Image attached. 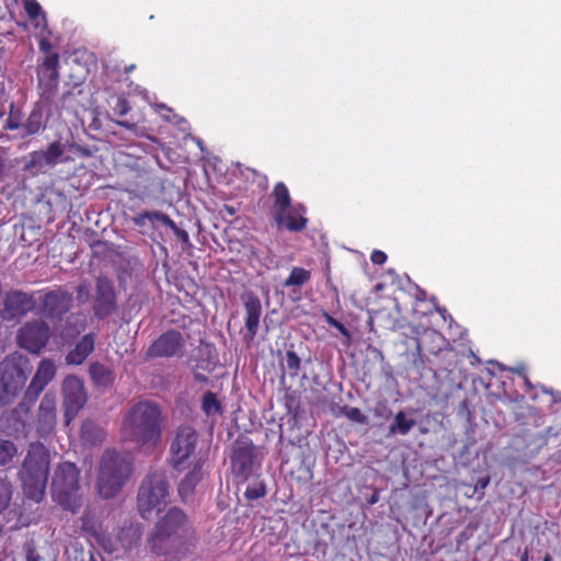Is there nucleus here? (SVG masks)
I'll list each match as a JSON object with an SVG mask.
<instances>
[{
	"mask_svg": "<svg viewBox=\"0 0 561 561\" xmlns=\"http://www.w3.org/2000/svg\"><path fill=\"white\" fill-rule=\"evenodd\" d=\"M244 309L247 332L243 339L249 344L253 341L259 330V323L262 314L260 298L252 293L247 294L244 297Z\"/></svg>",
	"mask_w": 561,
	"mask_h": 561,
	"instance_id": "19",
	"label": "nucleus"
},
{
	"mask_svg": "<svg viewBox=\"0 0 561 561\" xmlns=\"http://www.w3.org/2000/svg\"><path fill=\"white\" fill-rule=\"evenodd\" d=\"M185 340L181 332L169 330L161 334L148 348L149 357H173L181 355Z\"/></svg>",
	"mask_w": 561,
	"mask_h": 561,
	"instance_id": "15",
	"label": "nucleus"
},
{
	"mask_svg": "<svg viewBox=\"0 0 561 561\" xmlns=\"http://www.w3.org/2000/svg\"><path fill=\"white\" fill-rule=\"evenodd\" d=\"M58 64H59V56L58 54H50L46 56L41 73L43 77L47 78L53 83H56L59 77L58 73Z\"/></svg>",
	"mask_w": 561,
	"mask_h": 561,
	"instance_id": "30",
	"label": "nucleus"
},
{
	"mask_svg": "<svg viewBox=\"0 0 561 561\" xmlns=\"http://www.w3.org/2000/svg\"><path fill=\"white\" fill-rule=\"evenodd\" d=\"M205 465V459L202 457H198L194 461L193 469L186 473V476L183 478L179 485V493L180 495L185 499L188 496L195 486L202 481L204 477L203 467Z\"/></svg>",
	"mask_w": 561,
	"mask_h": 561,
	"instance_id": "21",
	"label": "nucleus"
},
{
	"mask_svg": "<svg viewBox=\"0 0 561 561\" xmlns=\"http://www.w3.org/2000/svg\"><path fill=\"white\" fill-rule=\"evenodd\" d=\"M115 123L122 127H125L128 130L134 131L137 128V125L135 123H129L128 121H116Z\"/></svg>",
	"mask_w": 561,
	"mask_h": 561,
	"instance_id": "48",
	"label": "nucleus"
},
{
	"mask_svg": "<svg viewBox=\"0 0 561 561\" xmlns=\"http://www.w3.org/2000/svg\"><path fill=\"white\" fill-rule=\"evenodd\" d=\"M76 293H77V300L81 305H83V304L88 302L90 299H92L91 293H90V286L87 282L79 284L76 288Z\"/></svg>",
	"mask_w": 561,
	"mask_h": 561,
	"instance_id": "39",
	"label": "nucleus"
},
{
	"mask_svg": "<svg viewBox=\"0 0 561 561\" xmlns=\"http://www.w3.org/2000/svg\"><path fill=\"white\" fill-rule=\"evenodd\" d=\"M163 117H164L167 121H169V122H171V121H172V119H171V117H170L169 115H163Z\"/></svg>",
	"mask_w": 561,
	"mask_h": 561,
	"instance_id": "62",
	"label": "nucleus"
},
{
	"mask_svg": "<svg viewBox=\"0 0 561 561\" xmlns=\"http://www.w3.org/2000/svg\"><path fill=\"white\" fill-rule=\"evenodd\" d=\"M274 206L273 217L276 222L284 220V213L291 207V198L287 186L283 182H278L273 190Z\"/></svg>",
	"mask_w": 561,
	"mask_h": 561,
	"instance_id": "22",
	"label": "nucleus"
},
{
	"mask_svg": "<svg viewBox=\"0 0 561 561\" xmlns=\"http://www.w3.org/2000/svg\"><path fill=\"white\" fill-rule=\"evenodd\" d=\"M135 226L139 228L140 233L148 234L154 230V224L160 222L165 225L169 221V216L160 211H144L131 218Z\"/></svg>",
	"mask_w": 561,
	"mask_h": 561,
	"instance_id": "23",
	"label": "nucleus"
},
{
	"mask_svg": "<svg viewBox=\"0 0 561 561\" xmlns=\"http://www.w3.org/2000/svg\"><path fill=\"white\" fill-rule=\"evenodd\" d=\"M93 536L95 537L98 543L108 553H113L119 550L118 543L116 542V537H112L103 531H93Z\"/></svg>",
	"mask_w": 561,
	"mask_h": 561,
	"instance_id": "34",
	"label": "nucleus"
},
{
	"mask_svg": "<svg viewBox=\"0 0 561 561\" xmlns=\"http://www.w3.org/2000/svg\"><path fill=\"white\" fill-rule=\"evenodd\" d=\"M437 311L442 314L443 319H444V320H446V318H447V316H448V314H447V310H446V308H439V307H438V308H437Z\"/></svg>",
	"mask_w": 561,
	"mask_h": 561,
	"instance_id": "54",
	"label": "nucleus"
},
{
	"mask_svg": "<svg viewBox=\"0 0 561 561\" xmlns=\"http://www.w3.org/2000/svg\"><path fill=\"white\" fill-rule=\"evenodd\" d=\"M39 46H41V49L44 51H47L50 48V44L47 41H42Z\"/></svg>",
	"mask_w": 561,
	"mask_h": 561,
	"instance_id": "52",
	"label": "nucleus"
},
{
	"mask_svg": "<svg viewBox=\"0 0 561 561\" xmlns=\"http://www.w3.org/2000/svg\"><path fill=\"white\" fill-rule=\"evenodd\" d=\"M64 393V417L68 425L79 413L87 402V394L82 381L75 376H69L62 383Z\"/></svg>",
	"mask_w": 561,
	"mask_h": 561,
	"instance_id": "11",
	"label": "nucleus"
},
{
	"mask_svg": "<svg viewBox=\"0 0 561 561\" xmlns=\"http://www.w3.org/2000/svg\"><path fill=\"white\" fill-rule=\"evenodd\" d=\"M370 260L374 264L381 265L386 262L387 255L380 250H375L371 253Z\"/></svg>",
	"mask_w": 561,
	"mask_h": 561,
	"instance_id": "46",
	"label": "nucleus"
},
{
	"mask_svg": "<svg viewBox=\"0 0 561 561\" xmlns=\"http://www.w3.org/2000/svg\"><path fill=\"white\" fill-rule=\"evenodd\" d=\"M42 113L33 111L24 124H16L11 121L8 122L9 129H22V136H31L37 134L42 128Z\"/></svg>",
	"mask_w": 561,
	"mask_h": 561,
	"instance_id": "27",
	"label": "nucleus"
},
{
	"mask_svg": "<svg viewBox=\"0 0 561 561\" xmlns=\"http://www.w3.org/2000/svg\"><path fill=\"white\" fill-rule=\"evenodd\" d=\"M83 528L87 530L90 529V527L88 526V522L85 519H83Z\"/></svg>",
	"mask_w": 561,
	"mask_h": 561,
	"instance_id": "60",
	"label": "nucleus"
},
{
	"mask_svg": "<svg viewBox=\"0 0 561 561\" xmlns=\"http://www.w3.org/2000/svg\"><path fill=\"white\" fill-rule=\"evenodd\" d=\"M194 378L199 381V382H207L208 381V378L203 375V374H199V373H195L194 374Z\"/></svg>",
	"mask_w": 561,
	"mask_h": 561,
	"instance_id": "51",
	"label": "nucleus"
},
{
	"mask_svg": "<svg viewBox=\"0 0 561 561\" xmlns=\"http://www.w3.org/2000/svg\"><path fill=\"white\" fill-rule=\"evenodd\" d=\"M377 502V499L375 496L371 497L370 503L374 504Z\"/></svg>",
	"mask_w": 561,
	"mask_h": 561,
	"instance_id": "61",
	"label": "nucleus"
},
{
	"mask_svg": "<svg viewBox=\"0 0 561 561\" xmlns=\"http://www.w3.org/2000/svg\"><path fill=\"white\" fill-rule=\"evenodd\" d=\"M113 111L118 116H125L130 111V106H129L127 100H125L123 98H118L113 107Z\"/></svg>",
	"mask_w": 561,
	"mask_h": 561,
	"instance_id": "44",
	"label": "nucleus"
},
{
	"mask_svg": "<svg viewBox=\"0 0 561 561\" xmlns=\"http://www.w3.org/2000/svg\"><path fill=\"white\" fill-rule=\"evenodd\" d=\"M89 373L93 382L99 387H108L114 380L112 370L98 362L90 365Z\"/></svg>",
	"mask_w": 561,
	"mask_h": 561,
	"instance_id": "28",
	"label": "nucleus"
},
{
	"mask_svg": "<svg viewBox=\"0 0 561 561\" xmlns=\"http://www.w3.org/2000/svg\"><path fill=\"white\" fill-rule=\"evenodd\" d=\"M520 561H529V551H528V549H525V551L523 552V554L520 557Z\"/></svg>",
	"mask_w": 561,
	"mask_h": 561,
	"instance_id": "53",
	"label": "nucleus"
},
{
	"mask_svg": "<svg viewBox=\"0 0 561 561\" xmlns=\"http://www.w3.org/2000/svg\"><path fill=\"white\" fill-rule=\"evenodd\" d=\"M31 371L30 359L20 353L10 354L0 363L1 404H9L18 396Z\"/></svg>",
	"mask_w": 561,
	"mask_h": 561,
	"instance_id": "7",
	"label": "nucleus"
},
{
	"mask_svg": "<svg viewBox=\"0 0 561 561\" xmlns=\"http://www.w3.org/2000/svg\"><path fill=\"white\" fill-rule=\"evenodd\" d=\"M496 365H497V367H500V369H502V370L504 369V368H503V366H502L501 364H497V363H496Z\"/></svg>",
	"mask_w": 561,
	"mask_h": 561,
	"instance_id": "63",
	"label": "nucleus"
},
{
	"mask_svg": "<svg viewBox=\"0 0 561 561\" xmlns=\"http://www.w3.org/2000/svg\"><path fill=\"white\" fill-rule=\"evenodd\" d=\"M169 483L162 472H152L142 481L138 491V510L142 518L148 519L151 513L160 511L169 496Z\"/></svg>",
	"mask_w": 561,
	"mask_h": 561,
	"instance_id": "8",
	"label": "nucleus"
},
{
	"mask_svg": "<svg viewBox=\"0 0 561 561\" xmlns=\"http://www.w3.org/2000/svg\"><path fill=\"white\" fill-rule=\"evenodd\" d=\"M190 529L186 515L180 508L172 507L156 524L148 546L157 556L171 554L188 537Z\"/></svg>",
	"mask_w": 561,
	"mask_h": 561,
	"instance_id": "3",
	"label": "nucleus"
},
{
	"mask_svg": "<svg viewBox=\"0 0 561 561\" xmlns=\"http://www.w3.org/2000/svg\"><path fill=\"white\" fill-rule=\"evenodd\" d=\"M81 437L91 445L100 444L104 439V431L93 421H85L81 426Z\"/></svg>",
	"mask_w": 561,
	"mask_h": 561,
	"instance_id": "29",
	"label": "nucleus"
},
{
	"mask_svg": "<svg viewBox=\"0 0 561 561\" xmlns=\"http://www.w3.org/2000/svg\"><path fill=\"white\" fill-rule=\"evenodd\" d=\"M416 425V420L409 416L408 412L400 410L398 411L389 425L387 437L397 435L405 436Z\"/></svg>",
	"mask_w": 561,
	"mask_h": 561,
	"instance_id": "25",
	"label": "nucleus"
},
{
	"mask_svg": "<svg viewBox=\"0 0 561 561\" xmlns=\"http://www.w3.org/2000/svg\"><path fill=\"white\" fill-rule=\"evenodd\" d=\"M305 211L306 208L304 205H294L289 207L286 213H284V220L276 224L278 226H284L287 230L293 232L301 231L307 226V218L302 216Z\"/></svg>",
	"mask_w": 561,
	"mask_h": 561,
	"instance_id": "24",
	"label": "nucleus"
},
{
	"mask_svg": "<svg viewBox=\"0 0 561 561\" xmlns=\"http://www.w3.org/2000/svg\"><path fill=\"white\" fill-rule=\"evenodd\" d=\"M117 309L118 304L114 282L105 275L98 276L92 296L93 316L99 320H104L116 313Z\"/></svg>",
	"mask_w": 561,
	"mask_h": 561,
	"instance_id": "10",
	"label": "nucleus"
},
{
	"mask_svg": "<svg viewBox=\"0 0 561 561\" xmlns=\"http://www.w3.org/2000/svg\"><path fill=\"white\" fill-rule=\"evenodd\" d=\"M341 412L352 422L358 424H367L368 422L367 416L358 408L345 405L341 409Z\"/></svg>",
	"mask_w": 561,
	"mask_h": 561,
	"instance_id": "38",
	"label": "nucleus"
},
{
	"mask_svg": "<svg viewBox=\"0 0 561 561\" xmlns=\"http://www.w3.org/2000/svg\"><path fill=\"white\" fill-rule=\"evenodd\" d=\"M49 339V327L44 321L25 323L19 331L18 343L31 353H39Z\"/></svg>",
	"mask_w": 561,
	"mask_h": 561,
	"instance_id": "14",
	"label": "nucleus"
},
{
	"mask_svg": "<svg viewBox=\"0 0 561 561\" xmlns=\"http://www.w3.org/2000/svg\"><path fill=\"white\" fill-rule=\"evenodd\" d=\"M37 302L41 304L36 310L37 314L59 318L70 310L72 306V295L58 288L41 294Z\"/></svg>",
	"mask_w": 561,
	"mask_h": 561,
	"instance_id": "12",
	"label": "nucleus"
},
{
	"mask_svg": "<svg viewBox=\"0 0 561 561\" xmlns=\"http://www.w3.org/2000/svg\"><path fill=\"white\" fill-rule=\"evenodd\" d=\"M266 495V486L262 481L254 482L247 486L244 496L249 501H255Z\"/></svg>",
	"mask_w": 561,
	"mask_h": 561,
	"instance_id": "37",
	"label": "nucleus"
},
{
	"mask_svg": "<svg viewBox=\"0 0 561 561\" xmlns=\"http://www.w3.org/2000/svg\"><path fill=\"white\" fill-rule=\"evenodd\" d=\"M543 391L547 392V393H550L552 396V399L554 402H560L561 401V392L557 391H552V390H548L546 388H543Z\"/></svg>",
	"mask_w": 561,
	"mask_h": 561,
	"instance_id": "50",
	"label": "nucleus"
},
{
	"mask_svg": "<svg viewBox=\"0 0 561 561\" xmlns=\"http://www.w3.org/2000/svg\"><path fill=\"white\" fill-rule=\"evenodd\" d=\"M131 462L115 450H106L100 461L98 490L102 497L112 499L131 473Z\"/></svg>",
	"mask_w": 561,
	"mask_h": 561,
	"instance_id": "6",
	"label": "nucleus"
},
{
	"mask_svg": "<svg viewBox=\"0 0 561 561\" xmlns=\"http://www.w3.org/2000/svg\"><path fill=\"white\" fill-rule=\"evenodd\" d=\"M416 353H417V355H421V353H422V345L419 341L416 342Z\"/></svg>",
	"mask_w": 561,
	"mask_h": 561,
	"instance_id": "55",
	"label": "nucleus"
},
{
	"mask_svg": "<svg viewBox=\"0 0 561 561\" xmlns=\"http://www.w3.org/2000/svg\"><path fill=\"white\" fill-rule=\"evenodd\" d=\"M53 500L64 510L71 513L79 512L81 502L80 471L70 461L59 463L51 478Z\"/></svg>",
	"mask_w": 561,
	"mask_h": 561,
	"instance_id": "5",
	"label": "nucleus"
},
{
	"mask_svg": "<svg viewBox=\"0 0 561 561\" xmlns=\"http://www.w3.org/2000/svg\"><path fill=\"white\" fill-rule=\"evenodd\" d=\"M159 107L164 110V111H167V112H169V113H171V110L168 108L164 104L159 105Z\"/></svg>",
	"mask_w": 561,
	"mask_h": 561,
	"instance_id": "59",
	"label": "nucleus"
},
{
	"mask_svg": "<svg viewBox=\"0 0 561 561\" xmlns=\"http://www.w3.org/2000/svg\"><path fill=\"white\" fill-rule=\"evenodd\" d=\"M301 367V359L295 351L288 350L285 354V364L283 365L284 373L288 374L290 378H296Z\"/></svg>",
	"mask_w": 561,
	"mask_h": 561,
	"instance_id": "32",
	"label": "nucleus"
},
{
	"mask_svg": "<svg viewBox=\"0 0 561 561\" xmlns=\"http://www.w3.org/2000/svg\"><path fill=\"white\" fill-rule=\"evenodd\" d=\"M37 309V299L33 294L12 290L4 298V308L1 311V317L9 321L15 320Z\"/></svg>",
	"mask_w": 561,
	"mask_h": 561,
	"instance_id": "13",
	"label": "nucleus"
},
{
	"mask_svg": "<svg viewBox=\"0 0 561 561\" xmlns=\"http://www.w3.org/2000/svg\"><path fill=\"white\" fill-rule=\"evenodd\" d=\"M373 414L377 419L388 420L392 415V411L386 402H378L373 410Z\"/></svg>",
	"mask_w": 561,
	"mask_h": 561,
	"instance_id": "41",
	"label": "nucleus"
},
{
	"mask_svg": "<svg viewBox=\"0 0 561 561\" xmlns=\"http://www.w3.org/2000/svg\"><path fill=\"white\" fill-rule=\"evenodd\" d=\"M56 426V398L51 393H46L38 407V413L35 422V433L38 437L49 436Z\"/></svg>",
	"mask_w": 561,
	"mask_h": 561,
	"instance_id": "17",
	"label": "nucleus"
},
{
	"mask_svg": "<svg viewBox=\"0 0 561 561\" xmlns=\"http://www.w3.org/2000/svg\"><path fill=\"white\" fill-rule=\"evenodd\" d=\"M134 69H135V65H130V66L126 67L125 72H126V73H129V72H130V71H133Z\"/></svg>",
	"mask_w": 561,
	"mask_h": 561,
	"instance_id": "56",
	"label": "nucleus"
},
{
	"mask_svg": "<svg viewBox=\"0 0 561 561\" xmlns=\"http://www.w3.org/2000/svg\"><path fill=\"white\" fill-rule=\"evenodd\" d=\"M198 442L197 432L191 425H181L176 428L170 445L171 463L178 471L186 467L188 459L194 456Z\"/></svg>",
	"mask_w": 561,
	"mask_h": 561,
	"instance_id": "9",
	"label": "nucleus"
},
{
	"mask_svg": "<svg viewBox=\"0 0 561 561\" xmlns=\"http://www.w3.org/2000/svg\"><path fill=\"white\" fill-rule=\"evenodd\" d=\"M202 410L207 416H216L221 413V403L214 392L207 391L204 393Z\"/></svg>",
	"mask_w": 561,
	"mask_h": 561,
	"instance_id": "31",
	"label": "nucleus"
},
{
	"mask_svg": "<svg viewBox=\"0 0 561 561\" xmlns=\"http://www.w3.org/2000/svg\"><path fill=\"white\" fill-rule=\"evenodd\" d=\"M90 561H95V559H94L93 554H91V557H90Z\"/></svg>",
	"mask_w": 561,
	"mask_h": 561,
	"instance_id": "64",
	"label": "nucleus"
},
{
	"mask_svg": "<svg viewBox=\"0 0 561 561\" xmlns=\"http://www.w3.org/2000/svg\"><path fill=\"white\" fill-rule=\"evenodd\" d=\"M41 557L35 553L34 550H28L26 556V561H39Z\"/></svg>",
	"mask_w": 561,
	"mask_h": 561,
	"instance_id": "49",
	"label": "nucleus"
},
{
	"mask_svg": "<svg viewBox=\"0 0 561 561\" xmlns=\"http://www.w3.org/2000/svg\"><path fill=\"white\" fill-rule=\"evenodd\" d=\"M164 226L170 228L173 231V233L179 238L180 241H182L183 243H190L188 233L185 230L179 228L170 217L169 221H167Z\"/></svg>",
	"mask_w": 561,
	"mask_h": 561,
	"instance_id": "40",
	"label": "nucleus"
},
{
	"mask_svg": "<svg viewBox=\"0 0 561 561\" xmlns=\"http://www.w3.org/2000/svg\"><path fill=\"white\" fill-rule=\"evenodd\" d=\"M513 373L515 374H518L519 376L523 377L524 379V383L528 387V388H533V385L530 382V380L528 379V377L525 375V367L524 366H517V367H514L511 369Z\"/></svg>",
	"mask_w": 561,
	"mask_h": 561,
	"instance_id": "47",
	"label": "nucleus"
},
{
	"mask_svg": "<svg viewBox=\"0 0 561 561\" xmlns=\"http://www.w3.org/2000/svg\"><path fill=\"white\" fill-rule=\"evenodd\" d=\"M425 335L430 337L432 342L437 344V350H431V353L436 354L437 352L442 351L443 345L445 344L443 335L436 331H430Z\"/></svg>",
	"mask_w": 561,
	"mask_h": 561,
	"instance_id": "45",
	"label": "nucleus"
},
{
	"mask_svg": "<svg viewBox=\"0 0 561 561\" xmlns=\"http://www.w3.org/2000/svg\"><path fill=\"white\" fill-rule=\"evenodd\" d=\"M255 447L251 442L238 444L231 455L232 471L237 477L247 480L253 472Z\"/></svg>",
	"mask_w": 561,
	"mask_h": 561,
	"instance_id": "16",
	"label": "nucleus"
},
{
	"mask_svg": "<svg viewBox=\"0 0 561 561\" xmlns=\"http://www.w3.org/2000/svg\"><path fill=\"white\" fill-rule=\"evenodd\" d=\"M163 422L160 404L151 400H141L124 414L122 435L139 449L151 450L161 443Z\"/></svg>",
	"mask_w": 561,
	"mask_h": 561,
	"instance_id": "1",
	"label": "nucleus"
},
{
	"mask_svg": "<svg viewBox=\"0 0 561 561\" xmlns=\"http://www.w3.org/2000/svg\"><path fill=\"white\" fill-rule=\"evenodd\" d=\"M542 561H552V558L549 553H547L545 557H543V560Z\"/></svg>",
	"mask_w": 561,
	"mask_h": 561,
	"instance_id": "58",
	"label": "nucleus"
},
{
	"mask_svg": "<svg viewBox=\"0 0 561 561\" xmlns=\"http://www.w3.org/2000/svg\"><path fill=\"white\" fill-rule=\"evenodd\" d=\"M140 536V527L138 525L129 524L118 529L115 537L119 549L129 550L138 543Z\"/></svg>",
	"mask_w": 561,
	"mask_h": 561,
	"instance_id": "26",
	"label": "nucleus"
},
{
	"mask_svg": "<svg viewBox=\"0 0 561 561\" xmlns=\"http://www.w3.org/2000/svg\"><path fill=\"white\" fill-rule=\"evenodd\" d=\"M95 334H84L66 356V363L69 365H80L94 351Z\"/></svg>",
	"mask_w": 561,
	"mask_h": 561,
	"instance_id": "20",
	"label": "nucleus"
},
{
	"mask_svg": "<svg viewBox=\"0 0 561 561\" xmlns=\"http://www.w3.org/2000/svg\"><path fill=\"white\" fill-rule=\"evenodd\" d=\"M25 10L31 19H36L38 16H42L43 20L45 21V14L42 10V7L37 2H35V1L27 2L25 4Z\"/></svg>",
	"mask_w": 561,
	"mask_h": 561,
	"instance_id": "42",
	"label": "nucleus"
},
{
	"mask_svg": "<svg viewBox=\"0 0 561 561\" xmlns=\"http://www.w3.org/2000/svg\"><path fill=\"white\" fill-rule=\"evenodd\" d=\"M55 374V364L49 359H43L25 391L22 402L12 412V417L15 421L14 433L16 436L24 438L32 436L34 426L26 420L28 411Z\"/></svg>",
	"mask_w": 561,
	"mask_h": 561,
	"instance_id": "4",
	"label": "nucleus"
},
{
	"mask_svg": "<svg viewBox=\"0 0 561 561\" xmlns=\"http://www.w3.org/2000/svg\"><path fill=\"white\" fill-rule=\"evenodd\" d=\"M16 454L15 445L7 439H0V466H5L12 461Z\"/></svg>",
	"mask_w": 561,
	"mask_h": 561,
	"instance_id": "35",
	"label": "nucleus"
},
{
	"mask_svg": "<svg viewBox=\"0 0 561 561\" xmlns=\"http://www.w3.org/2000/svg\"><path fill=\"white\" fill-rule=\"evenodd\" d=\"M67 146L68 145L66 142L56 140L51 142L47 149L32 152L30 165L37 169L55 167L66 160L64 156L66 153Z\"/></svg>",
	"mask_w": 561,
	"mask_h": 561,
	"instance_id": "18",
	"label": "nucleus"
},
{
	"mask_svg": "<svg viewBox=\"0 0 561 561\" xmlns=\"http://www.w3.org/2000/svg\"><path fill=\"white\" fill-rule=\"evenodd\" d=\"M324 318H325V321L329 325L335 328L336 330H339V332L345 336H350V332L348 330L346 329V327L340 322L339 320L334 319L332 316L325 313L324 314Z\"/></svg>",
	"mask_w": 561,
	"mask_h": 561,
	"instance_id": "43",
	"label": "nucleus"
},
{
	"mask_svg": "<svg viewBox=\"0 0 561 561\" xmlns=\"http://www.w3.org/2000/svg\"><path fill=\"white\" fill-rule=\"evenodd\" d=\"M12 499V484L10 481L0 478V513L5 511Z\"/></svg>",
	"mask_w": 561,
	"mask_h": 561,
	"instance_id": "36",
	"label": "nucleus"
},
{
	"mask_svg": "<svg viewBox=\"0 0 561 561\" xmlns=\"http://www.w3.org/2000/svg\"><path fill=\"white\" fill-rule=\"evenodd\" d=\"M311 277V273L302 267H293L289 276L284 282V287L301 286Z\"/></svg>",
	"mask_w": 561,
	"mask_h": 561,
	"instance_id": "33",
	"label": "nucleus"
},
{
	"mask_svg": "<svg viewBox=\"0 0 561 561\" xmlns=\"http://www.w3.org/2000/svg\"><path fill=\"white\" fill-rule=\"evenodd\" d=\"M489 483V479L480 480V484L482 488L486 486Z\"/></svg>",
	"mask_w": 561,
	"mask_h": 561,
	"instance_id": "57",
	"label": "nucleus"
},
{
	"mask_svg": "<svg viewBox=\"0 0 561 561\" xmlns=\"http://www.w3.org/2000/svg\"><path fill=\"white\" fill-rule=\"evenodd\" d=\"M50 454L42 443H31L19 478L28 500L39 503L45 495L49 476Z\"/></svg>",
	"mask_w": 561,
	"mask_h": 561,
	"instance_id": "2",
	"label": "nucleus"
}]
</instances>
